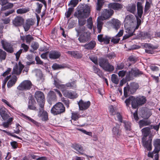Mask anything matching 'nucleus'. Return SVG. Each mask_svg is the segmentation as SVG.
<instances>
[{
	"instance_id": "obj_32",
	"label": "nucleus",
	"mask_w": 160,
	"mask_h": 160,
	"mask_svg": "<svg viewBox=\"0 0 160 160\" xmlns=\"http://www.w3.org/2000/svg\"><path fill=\"white\" fill-rule=\"evenodd\" d=\"M152 122L150 120H140L139 122V127L140 128L142 127L150 125Z\"/></svg>"
},
{
	"instance_id": "obj_8",
	"label": "nucleus",
	"mask_w": 160,
	"mask_h": 160,
	"mask_svg": "<svg viewBox=\"0 0 160 160\" xmlns=\"http://www.w3.org/2000/svg\"><path fill=\"white\" fill-rule=\"evenodd\" d=\"M35 97L42 109L44 107V104L45 98L43 93L40 91H36L35 94Z\"/></svg>"
},
{
	"instance_id": "obj_17",
	"label": "nucleus",
	"mask_w": 160,
	"mask_h": 160,
	"mask_svg": "<svg viewBox=\"0 0 160 160\" xmlns=\"http://www.w3.org/2000/svg\"><path fill=\"white\" fill-rule=\"evenodd\" d=\"M91 103L89 101L84 102L82 100H80L78 102L79 109L81 110H86L89 107Z\"/></svg>"
},
{
	"instance_id": "obj_33",
	"label": "nucleus",
	"mask_w": 160,
	"mask_h": 160,
	"mask_svg": "<svg viewBox=\"0 0 160 160\" xmlns=\"http://www.w3.org/2000/svg\"><path fill=\"white\" fill-rule=\"evenodd\" d=\"M60 56V53L56 51H52L49 54L50 58L53 59H57Z\"/></svg>"
},
{
	"instance_id": "obj_31",
	"label": "nucleus",
	"mask_w": 160,
	"mask_h": 160,
	"mask_svg": "<svg viewBox=\"0 0 160 160\" xmlns=\"http://www.w3.org/2000/svg\"><path fill=\"white\" fill-rule=\"evenodd\" d=\"M113 27L116 30H117L120 27L121 23L117 19L113 18L112 20Z\"/></svg>"
},
{
	"instance_id": "obj_11",
	"label": "nucleus",
	"mask_w": 160,
	"mask_h": 160,
	"mask_svg": "<svg viewBox=\"0 0 160 160\" xmlns=\"http://www.w3.org/2000/svg\"><path fill=\"white\" fill-rule=\"evenodd\" d=\"M2 46L3 49L8 52L12 53L13 52V45L5 39L2 40Z\"/></svg>"
},
{
	"instance_id": "obj_42",
	"label": "nucleus",
	"mask_w": 160,
	"mask_h": 160,
	"mask_svg": "<svg viewBox=\"0 0 160 160\" xmlns=\"http://www.w3.org/2000/svg\"><path fill=\"white\" fill-rule=\"evenodd\" d=\"M87 28L90 29L91 30L93 27V22L92 19V17H90L87 20Z\"/></svg>"
},
{
	"instance_id": "obj_12",
	"label": "nucleus",
	"mask_w": 160,
	"mask_h": 160,
	"mask_svg": "<svg viewBox=\"0 0 160 160\" xmlns=\"http://www.w3.org/2000/svg\"><path fill=\"white\" fill-rule=\"evenodd\" d=\"M32 86L30 81L25 80L21 83L18 87L17 89L19 90H24L30 89Z\"/></svg>"
},
{
	"instance_id": "obj_22",
	"label": "nucleus",
	"mask_w": 160,
	"mask_h": 160,
	"mask_svg": "<svg viewBox=\"0 0 160 160\" xmlns=\"http://www.w3.org/2000/svg\"><path fill=\"white\" fill-rule=\"evenodd\" d=\"M108 7L109 8L115 10H119L122 8L123 6L120 3L113 2L109 3L108 4Z\"/></svg>"
},
{
	"instance_id": "obj_27",
	"label": "nucleus",
	"mask_w": 160,
	"mask_h": 160,
	"mask_svg": "<svg viewBox=\"0 0 160 160\" xmlns=\"http://www.w3.org/2000/svg\"><path fill=\"white\" fill-rule=\"evenodd\" d=\"M142 117L144 118L148 119L152 115V113L149 109H146L142 110Z\"/></svg>"
},
{
	"instance_id": "obj_35",
	"label": "nucleus",
	"mask_w": 160,
	"mask_h": 160,
	"mask_svg": "<svg viewBox=\"0 0 160 160\" xmlns=\"http://www.w3.org/2000/svg\"><path fill=\"white\" fill-rule=\"evenodd\" d=\"M67 53L71 55L75 58H79L82 57V55L77 51H69L67 52Z\"/></svg>"
},
{
	"instance_id": "obj_61",
	"label": "nucleus",
	"mask_w": 160,
	"mask_h": 160,
	"mask_svg": "<svg viewBox=\"0 0 160 160\" xmlns=\"http://www.w3.org/2000/svg\"><path fill=\"white\" fill-rule=\"evenodd\" d=\"M68 87H67V83L65 84H61L59 86L58 88L61 89L62 92V91H67L66 89L68 88Z\"/></svg>"
},
{
	"instance_id": "obj_21",
	"label": "nucleus",
	"mask_w": 160,
	"mask_h": 160,
	"mask_svg": "<svg viewBox=\"0 0 160 160\" xmlns=\"http://www.w3.org/2000/svg\"><path fill=\"white\" fill-rule=\"evenodd\" d=\"M98 40L100 42H104V43L108 44L109 43L110 38L108 36H103V34L98 35Z\"/></svg>"
},
{
	"instance_id": "obj_29",
	"label": "nucleus",
	"mask_w": 160,
	"mask_h": 160,
	"mask_svg": "<svg viewBox=\"0 0 160 160\" xmlns=\"http://www.w3.org/2000/svg\"><path fill=\"white\" fill-rule=\"evenodd\" d=\"M153 146L154 147V152L160 151V139H156L153 140Z\"/></svg>"
},
{
	"instance_id": "obj_52",
	"label": "nucleus",
	"mask_w": 160,
	"mask_h": 160,
	"mask_svg": "<svg viewBox=\"0 0 160 160\" xmlns=\"http://www.w3.org/2000/svg\"><path fill=\"white\" fill-rule=\"evenodd\" d=\"M33 39L32 37L30 35L26 36V41L27 44H30L31 42Z\"/></svg>"
},
{
	"instance_id": "obj_55",
	"label": "nucleus",
	"mask_w": 160,
	"mask_h": 160,
	"mask_svg": "<svg viewBox=\"0 0 160 160\" xmlns=\"http://www.w3.org/2000/svg\"><path fill=\"white\" fill-rule=\"evenodd\" d=\"M28 11L27 9L22 8L17 9V12L18 14H23L27 12Z\"/></svg>"
},
{
	"instance_id": "obj_15",
	"label": "nucleus",
	"mask_w": 160,
	"mask_h": 160,
	"mask_svg": "<svg viewBox=\"0 0 160 160\" xmlns=\"http://www.w3.org/2000/svg\"><path fill=\"white\" fill-rule=\"evenodd\" d=\"M24 22V20L22 17L17 16L12 20V24L14 27H18L23 25Z\"/></svg>"
},
{
	"instance_id": "obj_63",
	"label": "nucleus",
	"mask_w": 160,
	"mask_h": 160,
	"mask_svg": "<svg viewBox=\"0 0 160 160\" xmlns=\"http://www.w3.org/2000/svg\"><path fill=\"white\" fill-rule=\"evenodd\" d=\"M16 125V130H14V132L16 134H19L20 132L21 129V126L18 124H17Z\"/></svg>"
},
{
	"instance_id": "obj_7",
	"label": "nucleus",
	"mask_w": 160,
	"mask_h": 160,
	"mask_svg": "<svg viewBox=\"0 0 160 160\" xmlns=\"http://www.w3.org/2000/svg\"><path fill=\"white\" fill-rule=\"evenodd\" d=\"M142 72L136 68H132L131 71L127 73L126 79V80L129 81L132 79L134 77H138L142 74Z\"/></svg>"
},
{
	"instance_id": "obj_36",
	"label": "nucleus",
	"mask_w": 160,
	"mask_h": 160,
	"mask_svg": "<svg viewBox=\"0 0 160 160\" xmlns=\"http://www.w3.org/2000/svg\"><path fill=\"white\" fill-rule=\"evenodd\" d=\"M38 116L41 118V119L42 121H46L48 118V113L45 111L42 112L41 110L39 112Z\"/></svg>"
},
{
	"instance_id": "obj_9",
	"label": "nucleus",
	"mask_w": 160,
	"mask_h": 160,
	"mask_svg": "<svg viewBox=\"0 0 160 160\" xmlns=\"http://www.w3.org/2000/svg\"><path fill=\"white\" fill-rule=\"evenodd\" d=\"M90 32L86 30L85 31L80 33L78 40L80 42L85 43L90 39Z\"/></svg>"
},
{
	"instance_id": "obj_54",
	"label": "nucleus",
	"mask_w": 160,
	"mask_h": 160,
	"mask_svg": "<svg viewBox=\"0 0 160 160\" xmlns=\"http://www.w3.org/2000/svg\"><path fill=\"white\" fill-rule=\"evenodd\" d=\"M151 3V2H149L148 1H146L145 6L144 9V12H146L150 8Z\"/></svg>"
},
{
	"instance_id": "obj_47",
	"label": "nucleus",
	"mask_w": 160,
	"mask_h": 160,
	"mask_svg": "<svg viewBox=\"0 0 160 160\" xmlns=\"http://www.w3.org/2000/svg\"><path fill=\"white\" fill-rule=\"evenodd\" d=\"M13 118H9L8 121L2 123L3 126L6 128H8L11 124V122L12 121Z\"/></svg>"
},
{
	"instance_id": "obj_3",
	"label": "nucleus",
	"mask_w": 160,
	"mask_h": 160,
	"mask_svg": "<svg viewBox=\"0 0 160 160\" xmlns=\"http://www.w3.org/2000/svg\"><path fill=\"white\" fill-rule=\"evenodd\" d=\"M139 86L137 83L132 82L124 88V95L125 98L128 96V92L133 94L135 93L139 88Z\"/></svg>"
},
{
	"instance_id": "obj_30",
	"label": "nucleus",
	"mask_w": 160,
	"mask_h": 160,
	"mask_svg": "<svg viewBox=\"0 0 160 160\" xmlns=\"http://www.w3.org/2000/svg\"><path fill=\"white\" fill-rule=\"evenodd\" d=\"M96 43L95 41H91L88 44H86L82 46L84 47L85 48L88 50L93 49L95 46Z\"/></svg>"
},
{
	"instance_id": "obj_6",
	"label": "nucleus",
	"mask_w": 160,
	"mask_h": 160,
	"mask_svg": "<svg viewBox=\"0 0 160 160\" xmlns=\"http://www.w3.org/2000/svg\"><path fill=\"white\" fill-rule=\"evenodd\" d=\"M99 65L103 69L108 71H112L114 70V67L110 65L108 59L101 58L99 60Z\"/></svg>"
},
{
	"instance_id": "obj_38",
	"label": "nucleus",
	"mask_w": 160,
	"mask_h": 160,
	"mask_svg": "<svg viewBox=\"0 0 160 160\" xmlns=\"http://www.w3.org/2000/svg\"><path fill=\"white\" fill-rule=\"evenodd\" d=\"M20 115L22 118L26 120H28L29 122H32L34 125L36 126L38 125V123L36 121L31 118L30 117H29L22 113H21Z\"/></svg>"
},
{
	"instance_id": "obj_4",
	"label": "nucleus",
	"mask_w": 160,
	"mask_h": 160,
	"mask_svg": "<svg viewBox=\"0 0 160 160\" xmlns=\"http://www.w3.org/2000/svg\"><path fill=\"white\" fill-rule=\"evenodd\" d=\"M90 10L89 7L85 5L83 8L82 10H78L74 13V16L78 18H86L90 14Z\"/></svg>"
},
{
	"instance_id": "obj_51",
	"label": "nucleus",
	"mask_w": 160,
	"mask_h": 160,
	"mask_svg": "<svg viewBox=\"0 0 160 160\" xmlns=\"http://www.w3.org/2000/svg\"><path fill=\"white\" fill-rule=\"evenodd\" d=\"M80 117V116L78 112H74L72 113V119L76 120Z\"/></svg>"
},
{
	"instance_id": "obj_44",
	"label": "nucleus",
	"mask_w": 160,
	"mask_h": 160,
	"mask_svg": "<svg viewBox=\"0 0 160 160\" xmlns=\"http://www.w3.org/2000/svg\"><path fill=\"white\" fill-rule=\"evenodd\" d=\"M104 2L103 0H98L96 6V9L97 10H100Z\"/></svg>"
},
{
	"instance_id": "obj_46",
	"label": "nucleus",
	"mask_w": 160,
	"mask_h": 160,
	"mask_svg": "<svg viewBox=\"0 0 160 160\" xmlns=\"http://www.w3.org/2000/svg\"><path fill=\"white\" fill-rule=\"evenodd\" d=\"M111 80L114 83L117 84L118 83L119 79L117 76L115 74H112L111 77Z\"/></svg>"
},
{
	"instance_id": "obj_5",
	"label": "nucleus",
	"mask_w": 160,
	"mask_h": 160,
	"mask_svg": "<svg viewBox=\"0 0 160 160\" xmlns=\"http://www.w3.org/2000/svg\"><path fill=\"white\" fill-rule=\"evenodd\" d=\"M65 108L60 102L57 103L51 108V112L54 115L60 114L65 112Z\"/></svg>"
},
{
	"instance_id": "obj_18",
	"label": "nucleus",
	"mask_w": 160,
	"mask_h": 160,
	"mask_svg": "<svg viewBox=\"0 0 160 160\" xmlns=\"http://www.w3.org/2000/svg\"><path fill=\"white\" fill-rule=\"evenodd\" d=\"M62 93L64 96L70 99L75 98L78 97L77 94L74 92L63 90Z\"/></svg>"
},
{
	"instance_id": "obj_1",
	"label": "nucleus",
	"mask_w": 160,
	"mask_h": 160,
	"mask_svg": "<svg viewBox=\"0 0 160 160\" xmlns=\"http://www.w3.org/2000/svg\"><path fill=\"white\" fill-rule=\"evenodd\" d=\"M137 22L132 15H128L124 20V27L127 33L123 37V39L128 38L133 34V32L136 29H137L141 23V20L138 19L136 16Z\"/></svg>"
},
{
	"instance_id": "obj_2",
	"label": "nucleus",
	"mask_w": 160,
	"mask_h": 160,
	"mask_svg": "<svg viewBox=\"0 0 160 160\" xmlns=\"http://www.w3.org/2000/svg\"><path fill=\"white\" fill-rule=\"evenodd\" d=\"M146 98L143 96H140L135 98L133 96H131L127 99L125 101L126 106L128 107L131 103L132 107L136 108L138 105H142L146 102Z\"/></svg>"
},
{
	"instance_id": "obj_25",
	"label": "nucleus",
	"mask_w": 160,
	"mask_h": 160,
	"mask_svg": "<svg viewBox=\"0 0 160 160\" xmlns=\"http://www.w3.org/2000/svg\"><path fill=\"white\" fill-rule=\"evenodd\" d=\"M151 128L149 127H147L142 128L141 131L143 134L142 138H147V137L151 133Z\"/></svg>"
},
{
	"instance_id": "obj_23",
	"label": "nucleus",
	"mask_w": 160,
	"mask_h": 160,
	"mask_svg": "<svg viewBox=\"0 0 160 160\" xmlns=\"http://www.w3.org/2000/svg\"><path fill=\"white\" fill-rule=\"evenodd\" d=\"M112 133L113 136L115 138H119L120 136V132L119 131V125L117 124L112 129Z\"/></svg>"
},
{
	"instance_id": "obj_16",
	"label": "nucleus",
	"mask_w": 160,
	"mask_h": 160,
	"mask_svg": "<svg viewBox=\"0 0 160 160\" xmlns=\"http://www.w3.org/2000/svg\"><path fill=\"white\" fill-rule=\"evenodd\" d=\"M24 67V65L21 63L20 62H19L18 64H16L13 67L12 72V74L17 75L20 74Z\"/></svg>"
},
{
	"instance_id": "obj_10",
	"label": "nucleus",
	"mask_w": 160,
	"mask_h": 160,
	"mask_svg": "<svg viewBox=\"0 0 160 160\" xmlns=\"http://www.w3.org/2000/svg\"><path fill=\"white\" fill-rule=\"evenodd\" d=\"M152 137L149 136L148 140L147 138H142V144L144 147L148 151L152 149Z\"/></svg>"
},
{
	"instance_id": "obj_50",
	"label": "nucleus",
	"mask_w": 160,
	"mask_h": 160,
	"mask_svg": "<svg viewBox=\"0 0 160 160\" xmlns=\"http://www.w3.org/2000/svg\"><path fill=\"white\" fill-rule=\"evenodd\" d=\"M36 5L37 7L36 9V11L38 13H39L41 12V10L42 7V5L39 2H37Z\"/></svg>"
},
{
	"instance_id": "obj_57",
	"label": "nucleus",
	"mask_w": 160,
	"mask_h": 160,
	"mask_svg": "<svg viewBox=\"0 0 160 160\" xmlns=\"http://www.w3.org/2000/svg\"><path fill=\"white\" fill-rule=\"evenodd\" d=\"M61 83V82L58 79L56 78H54V84L57 88H58L60 86Z\"/></svg>"
},
{
	"instance_id": "obj_60",
	"label": "nucleus",
	"mask_w": 160,
	"mask_h": 160,
	"mask_svg": "<svg viewBox=\"0 0 160 160\" xmlns=\"http://www.w3.org/2000/svg\"><path fill=\"white\" fill-rule=\"evenodd\" d=\"M21 47L23 49V51L25 52H27L29 49V47L24 43L21 44Z\"/></svg>"
},
{
	"instance_id": "obj_41",
	"label": "nucleus",
	"mask_w": 160,
	"mask_h": 160,
	"mask_svg": "<svg viewBox=\"0 0 160 160\" xmlns=\"http://www.w3.org/2000/svg\"><path fill=\"white\" fill-rule=\"evenodd\" d=\"M99 17H98L97 19V28L98 29V32L100 33L102 28V26L103 24L102 22L100 20Z\"/></svg>"
},
{
	"instance_id": "obj_58",
	"label": "nucleus",
	"mask_w": 160,
	"mask_h": 160,
	"mask_svg": "<svg viewBox=\"0 0 160 160\" xmlns=\"http://www.w3.org/2000/svg\"><path fill=\"white\" fill-rule=\"evenodd\" d=\"M106 57L109 59H112L116 57V55L114 52H112L107 54Z\"/></svg>"
},
{
	"instance_id": "obj_53",
	"label": "nucleus",
	"mask_w": 160,
	"mask_h": 160,
	"mask_svg": "<svg viewBox=\"0 0 160 160\" xmlns=\"http://www.w3.org/2000/svg\"><path fill=\"white\" fill-rule=\"evenodd\" d=\"M73 10V8H68V11L65 13V16L67 18H68L70 17Z\"/></svg>"
},
{
	"instance_id": "obj_56",
	"label": "nucleus",
	"mask_w": 160,
	"mask_h": 160,
	"mask_svg": "<svg viewBox=\"0 0 160 160\" xmlns=\"http://www.w3.org/2000/svg\"><path fill=\"white\" fill-rule=\"evenodd\" d=\"M65 67H66L64 66H62V65H60L56 63L54 64L52 66V68L55 70L63 68Z\"/></svg>"
},
{
	"instance_id": "obj_19",
	"label": "nucleus",
	"mask_w": 160,
	"mask_h": 160,
	"mask_svg": "<svg viewBox=\"0 0 160 160\" xmlns=\"http://www.w3.org/2000/svg\"><path fill=\"white\" fill-rule=\"evenodd\" d=\"M56 99L55 94L52 91H50L48 94L47 101L48 103L51 105L53 103Z\"/></svg>"
},
{
	"instance_id": "obj_20",
	"label": "nucleus",
	"mask_w": 160,
	"mask_h": 160,
	"mask_svg": "<svg viewBox=\"0 0 160 160\" xmlns=\"http://www.w3.org/2000/svg\"><path fill=\"white\" fill-rule=\"evenodd\" d=\"M9 112L8 110L4 107L0 108V115L4 120H7L9 117Z\"/></svg>"
},
{
	"instance_id": "obj_64",
	"label": "nucleus",
	"mask_w": 160,
	"mask_h": 160,
	"mask_svg": "<svg viewBox=\"0 0 160 160\" xmlns=\"http://www.w3.org/2000/svg\"><path fill=\"white\" fill-rule=\"evenodd\" d=\"M78 0H72L71 1L70 4L73 7H75L78 3Z\"/></svg>"
},
{
	"instance_id": "obj_13",
	"label": "nucleus",
	"mask_w": 160,
	"mask_h": 160,
	"mask_svg": "<svg viewBox=\"0 0 160 160\" xmlns=\"http://www.w3.org/2000/svg\"><path fill=\"white\" fill-rule=\"evenodd\" d=\"M81 18H78V24L79 27L75 28V30L77 32V37H78L79 36L80 33L85 31L86 30H87L86 28L83 26L86 23V20L80 19Z\"/></svg>"
},
{
	"instance_id": "obj_59",
	"label": "nucleus",
	"mask_w": 160,
	"mask_h": 160,
	"mask_svg": "<svg viewBox=\"0 0 160 160\" xmlns=\"http://www.w3.org/2000/svg\"><path fill=\"white\" fill-rule=\"evenodd\" d=\"M109 109L111 114L112 115H115L116 112L112 105H110L109 107Z\"/></svg>"
},
{
	"instance_id": "obj_26",
	"label": "nucleus",
	"mask_w": 160,
	"mask_h": 160,
	"mask_svg": "<svg viewBox=\"0 0 160 160\" xmlns=\"http://www.w3.org/2000/svg\"><path fill=\"white\" fill-rule=\"evenodd\" d=\"M9 78V81L7 83V87L8 88H10L12 86L16 83L17 81V77L15 76H12L11 77V75Z\"/></svg>"
},
{
	"instance_id": "obj_39",
	"label": "nucleus",
	"mask_w": 160,
	"mask_h": 160,
	"mask_svg": "<svg viewBox=\"0 0 160 160\" xmlns=\"http://www.w3.org/2000/svg\"><path fill=\"white\" fill-rule=\"evenodd\" d=\"M36 75L38 78V80L40 83L44 81L45 78L41 71H38L36 74Z\"/></svg>"
},
{
	"instance_id": "obj_45",
	"label": "nucleus",
	"mask_w": 160,
	"mask_h": 160,
	"mask_svg": "<svg viewBox=\"0 0 160 160\" xmlns=\"http://www.w3.org/2000/svg\"><path fill=\"white\" fill-rule=\"evenodd\" d=\"M93 70L95 73H96L100 77L102 76V71L98 68H97L95 66L93 67Z\"/></svg>"
},
{
	"instance_id": "obj_62",
	"label": "nucleus",
	"mask_w": 160,
	"mask_h": 160,
	"mask_svg": "<svg viewBox=\"0 0 160 160\" xmlns=\"http://www.w3.org/2000/svg\"><path fill=\"white\" fill-rule=\"evenodd\" d=\"M125 128L127 130H130L131 129V123L129 122H124Z\"/></svg>"
},
{
	"instance_id": "obj_37",
	"label": "nucleus",
	"mask_w": 160,
	"mask_h": 160,
	"mask_svg": "<svg viewBox=\"0 0 160 160\" xmlns=\"http://www.w3.org/2000/svg\"><path fill=\"white\" fill-rule=\"evenodd\" d=\"M159 152H154V150L152 152H149L148 154V156L149 158H154L155 160H158L159 157L158 153Z\"/></svg>"
},
{
	"instance_id": "obj_28",
	"label": "nucleus",
	"mask_w": 160,
	"mask_h": 160,
	"mask_svg": "<svg viewBox=\"0 0 160 160\" xmlns=\"http://www.w3.org/2000/svg\"><path fill=\"white\" fill-rule=\"evenodd\" d=\"M123 30H120L116 36L111 39V42L114 43H118L120 40L119 37L122 36L123 34Z\"/></svg>"
},
{
	"instance_id": "obj_34",
	"label": "nucleus",
	"mask_w": 160,
	"mask_h": 160,
	"mask_svg": "<svg viewBox=\"0 0 160 160\" xmlns=\"http://www.w3.org/2000/svg\"><path fill=\"white\" fill-rule=\"evenodd\" d=\"M126 8L128 11L133 14H135L136 12V6L134 4L128 5Z\"/></svg>"
},
{
	"instance_id": "obj_24",
	"label": "nucleus",
	"mask_w": 160,
	"mask_h": 160,
	"mask_svg": "<svg viewBox=\"0 0 160 160\" xmlns=\"http://www.w3.org/2000/svg\"><path fill=\"white\" fill-rule=\"evenodd\" d=\"M137 14L138 16L141 18L143 13L142 3L140 2H138L137 4Z\"/></svg>"
},
{
	"instance_id": "obj_40",
	"label": "nucleus",
	"mask_w": 160,
	"mask_h": 160,
	"mask_svg": "<svg viewBox=\"0 0 160 160\" xmlns=\"http://www.w3.org/2000/svg\"><path fill=\"white\" fill-rule=\"evenodd\" d=\"M76 80L73 81L71 82L67 83V87L72 89H75L77 88L76 84Z\"/></svg>"
},
{
	"instance_id": "obj_48",
	"label": "nucleus",
	"mask_w": 160,
	"mask_h": 160,
	"mask_svg": "<svg viewBox=\"0 0 160 160\" xmlns=\"http://www.w3.org/2000/svg\"><path fill=\"white\" fill-rule=\"evenodd\" d=\"M13 6V3H9L7 5L2 7L1 10L4 11L7 9L12 8Z\"/></svg>"
},
{
	"instance_id": "obj_43",
	"label": "nucleus",
	"mask_w": 160,
	"mask_h": 160,
	"mask_svg": "<svg viewBox=\"0 0 160 160\" xmlns=\"http://www.w3.org/2000/svg\"><path fill=\"white\" fill-rule=\"evenodd\" d=\"M72 147L75 150L80 153H81V152L82 151V147L80 145L75 144L72 145Z\"/></svg>"
},
{
	"instance_id": "obj_14",
	"label": "nucleus",
	"mask_w": 160,
	"mask_h": 160,
	"mask_svg": "<svg viewBox=\"0 0 160 160\" xmlns=\"http://www.w3.org/2000/svg\"><path fill=\"white\" fill-rule=\"evenodd\" d=\"M113 13V11L111 9H105L102 12L101 16L99 17V19L102 20L108 19L112 15Z\"/></svg>"
},
{
	"instance_id": "obj_49",
	"label": "nucleus",
	"mask_w": 160,
	"mask_h": 160,
	"mask_svg": "<svg viewBox=\"0 0 160 160\" xmlns=\"http://www.w3.org/2000/svg\"><path fill=\"white\" fill-rule=\"evenodd\" d=\"M6 53L1 49H0V59L1 60L5 59Z\"/></svg>"
}]
</instances>
